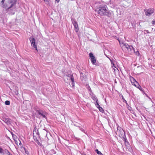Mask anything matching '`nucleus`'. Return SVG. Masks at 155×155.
<instances>
[{"label": "nucleus", "instance_id": "nucleus-24", "mask_svg": "<svg viewBox=\"0 0 155 155\" xmlns=\"http://www.w3.org/2000/svg\"><path fill=\"white\" fill-rule=\"evenodd\" d=\"M134 81V85L136 87H138V85L137 84H136V83H135V81Z\"/></svg>", "mask_w": 155, "mask_h": 155}, {"label": "nucleus", "instance_id": "nucleus-20", "mask_svg": "<svg viewBox=\"0 0 155 155\" xmlns=\"http://www.w3.org/2000/svg\"><path fill=\"white\" fill-rule=\"evenodd\" d=\"M95 151L98 154H102V153L100 151H99L97 149H96Z\"/></svg>", "mask_w": 155, "mask_h": 155}, {"label": "nucleus", "instance_id": "nucleus-6", "mask_svg": "<svg viewBox=\"0 0 155 155\" xmlns=\"http://www.w3.org/2000/svg\"><path fill=\"white\" fill-rule=\"evenodd\" d=\"M67 78L69 80H70L71 81V85L73 87L74 86V78L72 75L70 74L67 75H66Z\"/></svg>", "mask_w": 155, "mask_h": 155}, {"label": "nucleus", "instance_id": "nucleus-31", "mask_svg": "<svg viewBox=\"0 0 155 155\" xmlns=\"http://www.w3.org/2000/svg\"><path fill=\"white\" fill-rule=\"evenodd\" d=\"M100 155H103V154L102 153V154H100Z\"/></svg>", "mask_w": 155, "mask_h": 155}, {"label": "nucleus", "instance_id": "nucleus-11", "mask_svg": "<svg viewBox=\"0 0 155 155\" xmlns=\"http://www.w3.org/2000/svg\"><path fill=\"white\" fill-rule=\"evenodd\" d=\"M3 120L8 125H9L11 124V120L10 119L4 118H3Z\"/></svg>", "mask_w": 155, "mask_h": 155}, {"label": "nucleus", "instance_id": "nucleus-5", "mask_svg": "<svg viewBox=\"0 0 155 155\" xmlns=\"http://www.w3.org/2000/svg\"><path fill=\"white\" fill-rule=\"evenodd\" d=\"M89 56L91 58V61L92 64L93 65H95L97 66V64L96 63V59L95 57L94 56L93 54L92 53H90L89 54Z\"/></svg>", "mask_w": 155, "mask_h": 155}, {"label": "nucleus", "instance_id": "nucleus-2", "mask_svg": "<svg viewBox=\"0 0 155 155\" xmlns=\"http://www.w3.org/2000/svg\"><path fill=\"white\" fill-rule=\"evenodd\" d=\"M97 13L101 16L106 15L110 17L111 14L109 12L107 7L105 5H101L97 11Z\"/></svg>", "mask_w": 155, "mask_h": 155}, {"label": "nucleus", "instance_id": "nucleus-8", "mask_svg": "<svg viewBox=\"0 0 155 155\" xmlns=\"http://www.w3.org/2000/svg\"><path fill=\"white\" fill-rule=\"evenodd\" d=\"M117 132L119 133H120V134H119V136H120V135H121V136L123 137L124 138V136H125V133L124 130L120 127H117Z\"/></svg>", "mask_w": 155, "mask_h": 155}, {"label": "nucleus", "instance_id": "nucleus-13", "mask_svg": "<svg viewBox=\"0 0 155 155\" xmlns=\"http://www.w3.org/2000/svg\"><path fill=\"white\" fill-rule=\"evenodd\" d=\"M131 78L133 79V81H135V82L138 85V87H137V88L139 89L140 90L142 91V88L141 87V86L139 84L138 82L136 81V80H135V79L134 78H133V77H131Z\"/></svg>", "mask_w": 155, "mask_h": 155}, {"label": "nucleus", "instance_id": "nucleus-14", "mask_svg": "<svg viewBox=\"0 0 155 155\" xmlns=\"http://www.w3.org/2000/svg\"><path fill=\"white\" fill-rule=\"evenodd\" d=\"M33 135H34L35 134L37 135H38L39 132L38 131V129L37 128H35L33 131Z\"/></svg>", "mask_w": 155, "mask_h": 155}, {"label": "nucleus", "instance_id": "nucleus-23", "mask_svg": "<svg viewBox=\"0 0 155 155\" xmlns=\"http://www.w3.org/2000/svg\"><path fill=\"white\" fill-rule=\"evenodd\" d=\"M45 2L47 3H49V0H43Z\"/></svg>", "mask_w": 155, "mask_h": 155}, {"label": "nucleus", "instance_id": "nucleus-26", "mask_svg": "<svg viewBox=\"0 0 155 155\" xmlns=\"http://www.w3.org/2000/svg\"><path fill=\"white\" fill-rule=\"evenodd\" d=\"M152 24L153 25H155V20L152 21Z\"/></svg>", "mask_w": 155, "mask_h": 155}, {"label": "nucleus", "instance_id": "nucleus-27", "mask_svg": "<svg viewBox=\"0 0 155 155\" xmlns=\"http://www.w3.org/2000/svg\"><path fill=\"white\" fill-rule=\"evenodd\" d=\"M2 148H1L0 147V153H2Z\"/></svg>", "mask_w": 155, "mask_h": 155}, {"label": "nucleus", "instance_id": "nucleus-25", "mask_svg": "<svg viewBox=\"0 0 155 155\" xmlns=\"http://www.w3.org/2000/svg\"><path fill=\"white\" fill-rule=\"evenodd\" d=\"M134 52H135L137 55H139V53L138 51H137L136 52L135 51Z\"/></svg>", "mask_w": 155, "mask_h": 155}, {"label": "nucleus", "instance_id": "nucleus-22", "mask_svg": "<svg viewBox=\"0 0 155 155\" xmlns=\"http://www.w3.org/2000/svg\"><path fill=\"white\" fill-rule=\"evenodd\" d=\"M123 100L124 101V102H125L127 104L126 101L124 99V97L123 96H122Z\"/></svg>", "mask_w": 155, "mask_h": 155}, {"label": "nucleus", "instance_id": "nucleus-3", "mask_svg": "<svg viewBox=\"0 0 155 155\" xmlns=\"http://www.w3.org/2000/svg\"><path fill=\"white\" fill-rule=\"evenodd\" d=\"M122 48L123 49L125 50L126 51L130 52L131 53L132 51L135 52L133 47L132 45H128L127 44H124Z\"/></svg>", "mask_w": 155, "mask_h": 155}, {"label": "nucleus", "instance_id": "nucleus-17", "mask_svg": "<svg viewBox=\"0 0 155 155\" xmlns=\"http://www.w3.org/2000/svg\"><path fill=\"white\" fill-rule=\"evenodd\" d=\"M96 104H95V105L97 107V108L98 107H99L100 106L98 104V100L97 99H96Z\"/></svg>", "mask_w": 155, "mask_h": 155}, {"label": "nucleus", "instance_id": "nucleus-21", "mask_svg": "<svg viewBox=\"0 0 155 155\" xmlns=\"http://www.w3.org/2000/svg\"><path fill=\"white\" fill-rule=\"evenodd\" d=\"M150 33V32H149V31L147 30H145L144 31V33L145 34H146V33Z\"/></svg>", "mask_w": 155, "mask_h": 155}, {"label": "nucleus", "instance_id": "nucleus-10", "mask_svg": "<svg viewBox=\"0 0 155 155\" xmlns=\"http://www.w3.org/2000/svg\"><path fill=\"white\" fill-rule=\"evenodd\" d=\"M38 114L41 116L43 117L46 118L45 113V111H43L41 110H39L37 111Z\"/></svg>", "mask_w": 155, "mask_h": 155}, {"label": "nucleus", "instance_id": "nucleus-19", "mask_svg": "<svg viewBox=\"0 0 155 155\" xmlns=\"http://www.w3.org/2000/svg\"><path fill=\"white\" fill-rule=\"evenodd\" d=\"M5 104L6 105H9L10 104V101H6L5 102Z\"/></svg>", "mask_w": 155, "mask_h": 155}, {"label": "nucleus", "instance_id": "nucleus-18", "mask_svg": "<svg viewBox=\"0 0 155 155\" xmlns=\"http://www.w3.org/2000/svg\"><path fill=\"white\" fill-rule=\"evenodd\" d=\"M97 108L99 109V110L101 112H103L104 111L103 109L100 106L97 107Z\"/></svg>", "mask_w": 155, "mask_h": 155}, {"label": "nucleus", "instance_id": "nucleus-1", "mask_svg": "<svg viewBox=\"0 0 155 155\" xmlns=\"http://www.w3.org/2000/svg\"><path fill=\"white\" fill-rule=\"evenodd\" d=\"M5 0H2L0 2V5L8 11L9 14H14L16 10L15 5L17 0H9L7 3H5Z\"/></svg>", "mask_w": 155, "mask_h": 155}, {"label": "nucleus", "instance_id": "nucleus-15", "mask_svg": "<svg viewBox=\"0 0 155 155\" xmlns=\"http://www.w3.org/2000/svg\"><path fill=\"white\" fill-rule=\"evenodd\" d=\"M112 68L114 70V71H116L117 70H118V69L115 67L114 64H113V65L112 66Z\"/></svg>", "mask_w": 155, "mask_h": 155}, {"label": "nucleus", "instance_id": "nucleus-9", "mask_svg": "<svg viewBox=\"0 0 155 155\" xmlns=\"http://www.w3.org/2000/svg\"><path fill=\"white\" fill-rule=\"evenodd\" d=\"M71 20L72 24L74 26L75 30L76 32H77L79 30L77 23L75 19H71Z\"/></svg>", "mask_w": 155, "mask_h": 155}, {"label": "nucleus", "instance_id": "nucleus-7", "mask_svg": "<svg viewBox=\"0 0 155 155\" xmlns=\"http://www.w3.org/2000/svg\"><path fill=\"white\" fill-rule=\"evenodd\" d=\"M30 41L31 42V46L33 47L34 48H35L36 50H37V47L36 45H35V39L33 37H31L29 38Z\"/></svg>", "mask_w": 155, "mask_h": 155}, {"label": "nucleus", "instance_id": "nucleus-29", "mask_svg": "<svg viewBox=\"0 0 155 155\" xmlns=\"http://www.w3.org/2000/svg\"><path fill=\"white\" fill-rule=\"evenodd\" d=\"M148 97L149 98V99H150L151 101V98H150V97Z\"/></svg>", "mask_w": 155, "mask_h": 155}, {"label": "nucleus", "instance_id": "nucleus-16", "mask_svg": "<svg viewBox=\"0 0 155 155\" xmlns=\"http://www.w3.org/2000/svg\"><path fill=\"white\" fill-rule=\"evenodd\" d=\"M78 127H79L80 130L82 132H83L85 134H86L85 131L84 130V129L82 127H81L78 126Z\"/></svg>", "mask_w": 155, "mask_h": 155}, {"label": "nucleus", "instance_id": "nucleus-12", "mask_svg": "<svg viewBox=\"0 0 155 155\" xmlns=\"http://www.w3.org/2000/svg\"><path fill=\"white\" fill-rule=\"evenodd\" d=\"M2 153H1L3 155H4L5 154L9 155L10 154V153L9 152V151H8V150L6 149L3 150L2 149Z\"/></svg>", "mask_w": 155, "mask_h": 155}, {"label": "nucleus", "instance_id": "nucleus-30", "mask_svg": "<svg viewBox=\"0 0 155 155\" xmlns=\"http://www.w3.org/2000/svg\"><path fill=\"white\" fill-rule=\"evenodd\" d=\"M81 74H83L82 73H81V77H82V76H81Z\"/></svg>", "mask_w": 155, "mask_h": 155}, {"label": "nucleus", "instance_id": "nucleus-4", "mask_svg": "<svg viewBox=\"0 0 155 155\" xmlns=\"http://www.w3.org/2000/svg\"><path fill=\"white\" fill-rule=\"evenodd\" d=\"M144 12L147 16H150L154 12V9L153 8H150L148 9H145Z\"/></svg>", "mask_w": 155, "mask_h": 155}, {"label": "nucleus", "instance_id": "nucleus-32", "mask_svg": "<svg viewBox=\"0 0 155 155\" xmlns=\"http://www.w3.org/2000/svg\"><path fill=\"white\" fill-rule=\"evenodd\" d=\"M147 96L148 97L147 95V94H146Z\"/></svg>", "mask_w": 155, "mask_h": 155}, {"label": "nucleus", "instance_id": "nucleus-28", "mask_svg": "<svg viewBox=\"0 0 155 155\" xmlns=\"http://www.w3.org/2000/svg\"><path fill=\"white\" fill-rule=\"evenodd\" d=\"M60 0H55V1L57 2H59Z\"/></svg>", "mask_w": 155, "mask_h": 155}]
</instances>
